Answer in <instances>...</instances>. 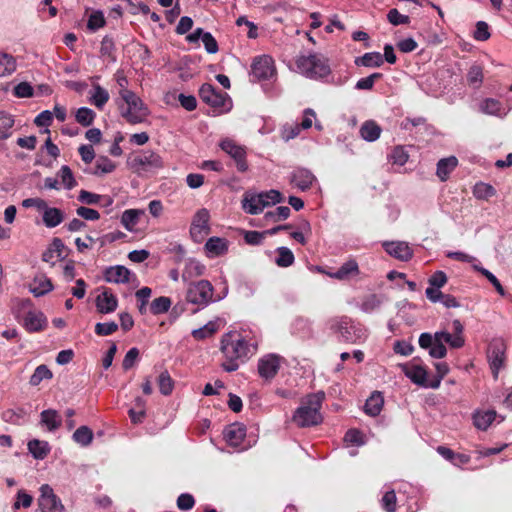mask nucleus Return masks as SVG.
Here are the masks:
<instances>
[{"instance_id":"nucleus-27","label":"nucleus","mask_w":512,"mask_h":512,"mask_svg":"<svg viewBox=\"0 0 512 512\" xmlns=\"http://www.w3.org/2000/svg\"><path fill=\"white\" fill-rule=\"evenodd\" d=\"M384 398L382 393L374 391L371 396L366 400L364 411L366 414L375 417L378 416L383 408Z\"/></svg>"},{"instance_id":"nucleus-25","label":"nucleus","mask_w":512,"mask_h":512,"mask_svg":"<svg viewBox=\"0 0 512 512\" xmlns=\"http://www.w3.org/2000/svg\"><path fill=\"white\" fill-rule=\"evenodd\" d=\"M482 113L492 116L504 117L507 112L501 102L494 98L484 99L479 106Z\"/></svg>"},{"instance_id":"nucleus-60","label":"nucleus","mask_w":512,"mask_h":512,"mask_svg":"<svg viewBox=\"0 0 512 512\" xmlns=\"http://www.w3.org/2000/svg\"><path fill=\"white\" fill-rule=\"evenodd\" d=\"M381 504L386 512H395L397 506V498L395 491H387L382 497Z\"/></svg>"},{"instance_id":"nucleus-48","label":"nucleus","mask_w":512,"mask_h":512,"mask_svg":"<svg viewBox=\"0 0 512 512\" xmlns=\"http://www.w3.org/2000/svg\"><path fill=\"white\" fill-rule=\"evenodd\" d=\"M473 194L477 199L487 200L496 194V190L493 186L480 182L474 186Z\"/></svg>"},{"instance_id":"nucleus-20","label":"nucleus","mask_w":512,"mask_h":512,"mask_svg":"<svg viewBox=\"0 0 512 512\" xmlns=\"http://www.w3.org/2000/svg\"><path fill=\"white\" fill-rule=\"evenodd\" d=\"M223 435L228 445L238 447L246 436V428L242 424L233 423L225 428Z\"/></svg>"},{"instance_id":"nucleus-10","label":"nucleus","mask_w":512,"mask_h":512,"mask_svg":"<svg viewBox=\"0 0 512 512\" xmlns=\"http://www.w3.org/2000/svg\"><path fill=\"white\" fill-rule=\"evenodd\" d=\"M209 220L210 213L206 208H201L195 213L190 227V235L194 241L200 242L210 233Z\"/></svg>"},{"instance_id":"nucleus-28","label":"nucleus","mask_w":512,"mask_h":512,"mask_svg":"<svg viewBox=\"0 0 512 512\" xmlns=\"http://www.w3.org/2000/svg\"><path fill=\"white\" fill-rule=\"evenodd\" d=\"M144 214L145 211L141 209H127L122 213L121 224L127 231L134 232L140 217Z\"/></svg>"},{"instance_id":"nucleus-30","label":"nucleus","mask_w":512,"mask_h":512,"mask_svg":"<svg viewBox=\"0 0 512 512\" xmlns=\"http://www.w3.org/2000/svg\"><path fill=\"white\" fill-rule=\"evenodd\" d=\"M41 424L46 426L49 431H55L60 428L62 418L54 409H47L40 414Z\"/></svg>"},{"instance_id":"nucleus-26","label":"nucleus","mask_w":512,"mask_h":512,"mask_svg":"<svg viewBox=\"0 0 512 512\" xmlns=\"http://www.w3.org/2000/svg\"><path fill=\"white\" fill-rule=\"evenodd\" d=\"M458 159L455 156L442 158L437 163L436 175L441 181H446L450 173L457 167Z\"/></svg>"},{"instance_id":"nucleus-58","label":"nucleus","mask_w":512,"mask_h":512,"mask_svg":"<svg viewBox=\"0 0 512 512\" xmlns=\"http://www.w3.org/2000/svg\"><path fill=\"white\" fill-rule=\"evenodd\" d=\"M409 155L402 146H396L393 148L389 159L393 164L403 166L408 161Z\"/></svg>"},{"instance_id":"nucleus-7","label":"nucleus","mask_w":512,"mask_h":512,"mask_svg":"<svg viewBox=\"0 0 512 512\" xmlns=\"http://www.w3.org/2000/svg\"><path fill=\"white\" fill-rule=\"evenodd\" d=\"M213 292L214 288L208 280L193 282L188 286L186 300L203 308L213 301Z\"/></svg>"},{"instance_id":"nucleus-23","label":"nucleus","mask_w":512,"mask_h":512,"mask_svg":"<svg viewBox=\"0 0 512 512\" xmlns=\"http://www.w3.org/2000/svg\"><path fill=\"white\" fill-rule=\"evenodd\" d=\"M204 249L209 258L222 256L228 250V242L224 238L211 237L206 241Z\"/></svg>"},{"instance_id":"nucleus-64","label":"nucleus","mask_w":512,"mask_h":512,"mask_svg":"<svg viewBox=\"0 0 512 512\" xmlns=\"http://www.w3.org/2000/svg\"><path fill=\"white\" fill-rule=\"evenodd\" d=\"M52 121H53V113L49 110H44L36 116L34 123L38 127H45L46 128L45 132L49 133L50 131H49L48 127L52 124Z\"/></svg>"},{"instance_id":"nucleus-2","label":"nucleus","mask_w":512,"mask_h":512,"mask_svg":"<svg viewBox=\"0 0 512 512\" xmlns=\"http://www.w3.org/2000/svg\"><path fill=\"white\" fill-rule=\"evenodd\" d=\"M325 394L322 391L307 395L293 414L292 420L298 427H310L322 422L320 409Z\"/></svg>"},{"instance_id":"nucleus-32","label":"nucleus","mask_w":512,"mask_h":512,"mask_svg":"<svg viewBox=\"0 0 512 512\" xmlns=\"http://www.w3.org/2000/svg\"><path fill=\"white\" fill-rule=\"evenodd\" d=\"M43 210V223L48 228H54L58 226L64 219L63 212L58 208L46 206V208H44Z\"/></svg>"},{"instance_id":"nucleus-50","label":"nucleus","mask_w":512,"mask_h":512,"mask_svg":"<svg viewBox=\"0 0 512 512\" xmlns=\"http://www.w3.org/2000/svg\"><path fill=\"white\" fill-rule=\"evenodd\" d=\"M95 168L96 169L93 174L100 175L113 172L116 168V165L108 157L101 156L97 159Z\"/></svg>"},{"instance_id":"nucleus-12","label":"nucleus","mask_w":512,"mask_h":512,"mask_svg":"<svg viewBox=\"0 0 512 512\" xmlns=\"http://www.w3.org/2000/svg\"><path fill=\"white\" fill-rule=\"evenodd\" d=\"M251 74L258 81L272 78L276 74L272 57L268 55L256 57L251 65Z\"/></svg>"},{"instance_id":"nucleus-37","label":"nucleus","mask_w":512,"mask_h":512,"mask_svg":"<svg viewBox=\"0 0 512 512\" xmlns=\"http://www.w3.org/2000/svg\"><path fill=\"white\" fill-rule=\"evenodd\" d=\"M205 266L195 259H189L186 262L185 268L182 273L183 280H188L193 277L201 276L204 274Z\"/></svg>"},{"instance_id":"nucleus-47","label":"nucleus","mask_w":512,"mask_h":512,"mask_svg":"<svg viewBox=\"0 0 512 512\" xmlns=\"http://www.w3.org/2000/svg\"><path fill=\"white\" fill-rule=\"evenodd\" d=\"M434 366L436 369V376L430 379V383L428 385L432 389H437L441 384V380L448 374L449 366L445 362L435 363Z\"/></svg>"},{"instance_id":"nucleus-35","label":"nucleus","mask_w":512,"mask_h":512,"mask_svg":"<svg viewBox=\"0 0 512 512\" xmlns=\"http://www.w3.org/2000/svg\"><path fill=\"white\" fill-rule=\"evenodd\" d=\"M297 230L290 233L291 238H293L298 243L305 245L307 243L308 237L312 234V228L309 221L303 219L297 226Z\"/></svg>"},{"instance_id":"nucleus-18","label":"nucleus","mask_w":512,"mask_h":512,"mask_svg":"<svg viewBox=\"0 0 512 512\" xmlns=\"http://www.w3.org/2000/svg\"><path fill=\"white\" fill-rule=\"evenodd\" d=\"M23 326L28 332H39L47 326V318L41 311L29 310L24 317Z\"/></svg>"},{"instance_id":"nucleus-29","label":"nucleus","mask_w":512,"mask_h":512,"mask_svg":"<svg viewBox=\"0 0 512 512\" xmlns=\"http://www.w3.org/2000/svg\"><path fill=\"white\" fill-rule=\"evenodd\" d=\"M53 284L51 280L45 276L35 277L29 286V291L35 296L40 297L52 291Z\"/></svg>"},{"instance_id":"nucleus-46","label":"nucleus","mask_w":512,"mask_h":512,"mask_svg":"<svg viewBox=\"0 0 512 512\" xmlns=\"http://www.w3.org/2000/svg\"><path fill=\"white\" fill-rule=\"evenodd\" d=\"M16 70L15 59L8 54L0 53V77L12 74Z\"/></svg>"},{"instance_id":"nucleus-3","label":"nucleus","mask_w":512,"mask_h":512,"mask_svg":"<svg viewBox=\"0 0 512 512\" xmlns=\"http://www.w3.org/2000/svg\"><path fill=\"white\" fill-rule=\"evenodd\" d=\"M297 71L312 80H322L331 73L329 60L320 53L301 54L296 57Z\"/></svg>"},{"instance_id":"nucleus-44","label":"nucleus","mask_w":512,"mask_h":512,"mask_svg":"<svg viewBox=\"0 0 512 512\" xmlns=\"http://www.w3.org/2000/svg\"><path fill=\"white\" fill-rule=\"evenodd\" d=\"M171 299L166 296L155 298L150 304V312L153 315L166 313L171 306Z\"/></svg>"},{"instance_id":"nucleus-13","label":"nucleus","mask_w":512,"mask_h":512,"mask_svg":"<svg viewBox=\"0 0 512 512\" xmlns=\"http://www.w3.org/2000/svg\"><path fill=\"white\" fill-rule=\"evenodd\" d=\"M487 358L492 373L494 377L497 378L505 359V345L501 340H494L489 344Z\"/></svg>"},{"instance_id":"nucleus-38","label":"nucleus","mask_w":512,"mask_h":512,"mask_svg":"<svg viewBox=\"0 0 512 512\" xmlns=\"http://www.w3.org/2000/svg\"><path fill=\"white\" fill-rule=\"evenodd\" d=\"M109 100V93L106 89L96 84L93 86L90 101L98 109H102Z\"/></svg>"},{"instance_id":"nucleus-5","label":"nucleus","mask_w":512,"mask_h":512,"mask_svg":"<svg viewBox=\"0 0 512 512\" xmlns=\"http://www.w3.org/2000/svg\"><path fill=\"white\" fill-rule=\"evenodd\" d=\"M128 167L135 173L151 172L164 167L162 157L152 150H143L140 153L129 157Z\"/></svg>"},{"instance_id":"nucleus-40","label":"nucleus","mask_w":512,"mask_h":512,"mask_svg":"<svg viewBox=\"0 0 512 512\" xmlns=\"http://www.w3.org/2000/svg\"><path fill=\"white\" fill-rule=\"evenodd\" d=\"M276 252L278 254L277 258L275 259V263L277 264V266L289 267L294 263V254L288 247H278L276 249Z\"/></svg>"},{"instance_id":"nucleus-15","label":"nucleus","mask_w":512,"mask_h":512,"mask_svg":"<svg viewBox=\"0 0 512 512\" xmlns=\"http://www.w3.org/2000/svg\"><path fill=\"white\" fill-rule=\"evenodd\" d=\"M401 368L405 376L414 384L424 388H430L428 385L430 383V379L427 378L428 373L423 366L410 363L401 365Z\"/></svg>"},{"instance_id":"nucleus-31","label":"nucleus","mask_w":512,"mask_h":512,"mask_svg":"<svg viewBox=\"0 0 512 512\" xmlns=\"http://www.w3.org/2000/svg\"><path fill=\"white\" fill-rule=\"evenodd\" d=\"M495 410L477 411L473 414V423L480 430H487L496 418Z\"/></svg>"},{"instance_id":"nucleus-49","label":"nucleus","mask_w":512,"mask_h":512,"mask_svg":"<svg viewBox=\"0 0 512 512\" xmlns=\"http://www.w3.org/2000/svg\"><path fill=\"white\" fill-rule=\"evenodd\" d=\"M95 112L87 107H81L77 110L75 118L76 121L84 127L90 126L95 118Z\"/></svg>"},{"instance_id":"nucleus-22","label":"nucleus","mask_w":512,"mask_h":512,"mask_svg":"<svg viewBox=\"0 0 512 512\" xmlns=\"http://www.w3.org/2000/svg\"><path fill=\"white\" fill-rule=\"evenodd\" d=\"M359 272L358 263L351 259L343 263L335 272H329L328 275L331 278L344 281L357 276Z\"/></svg>"},{"instance_id":"nucleus-55","label":"nucleus","mask_w":512,"mask_h":512,"mask_svg":"<svg viewBox=\"0 0 512 512\" xmlns=\"http://www.w3.org/2000/svg\"><path fill=\"white\" fill-rule=\"evenodd\" d=\"M115 43L112 37L106 35L101 41L100 53L104 57H109L112 61H116L114 55Z\"/></svg>"},{"instance_id":"nucleus-6","label":"nucleus","mask_w":512,"mask_h":512,"mask_svg":"<svg viewBox=\"0 0 512 512\" xmlns=\"http://www.w3.org/2000/svg\"><path fill=\"white\" fill-rule=\"evenodd\" d=\"M199 97L218 113L228 112L232 108L229 95L217 90L212 84L204 83L199 89Z\"/></svg>"},{"instance_id":"nucleus-16","label":"nucleus","mask_w":512,"mask_h":512,"mask_svg":"<svg viewBox=\"0 0 512 512\" xmlns=\"http://www.w3.org/2000/svg\"><path fill=\"white\" fill-rule=\"evenodd\" d=\"M315 180L313 173L305 168L295 169L289 177L290 184L301 191L309 190Z\"/></svg>"},{"instance_id":"nucleus-41","label":"nucleus","mask_w":512,"mask_h":512,"mask_svg":"<svg viewBox=\"0 0 512 512\" xmlns=\"http://www.w3.org/2000/svg\"><path fill=\"white\" fill-rule=\"evenodd\" d=\"M53 377L51 370L44 364L39 365L31 375L29 384L38 386L43 380H49Z\"/></svg>"},{"instance_id":"nucleus-43","label":"nucleus","mask_w":512,"mask_h":512,"mask_svg":"<svg viewBox=\"0 0 512 512\" xmlns=\"http://www.w3.org/2000/svg\"><path fill=\"white\" fill-rule=\"evenodd\" d=\"M383 302L381 296L377 294H369L362 300L361 310L365 313H372L377 310Z\"/></svg>"},{"instance_id":"nucleus-19","label":"nucleus","mask_w":512,"mask_h":512,"mask_svg":"<svg viewBox=\"0 0 512 512\" xmlns=\"http://www.w3.org/2000/svg\"><path fill=\"white\" fill-rule=\"evenodd\" d=\"M104 280L109 283H128L130 282L131 271L122 265L110 266L104 271Z\"/></svg>"},{"instance_id":"nucleus-21","label":"nucleus","mask_w":512,"mask_h":512,"mask_svg":"<svg viewBox=\"0 0 512 512\" xmlns=\"http://www.w3.org/2000/svg\"><path fill=\"white\" fill-rule=\"evenodd\" d=\"M242 208L246 213L251 215L261 213L265 208V204H263L260 193L246 192L242 199Z\"/></svg>"},{"instance_id":"nucleus-57","label":"nucleus","mask_w":512,"mask_h":512,"mask_svg":"<svg viewBox=\"0 0 512 512\" xmlns=\"http://www.w3.org/2000/svg\"><path fill=\"white\" fill-rule=\"evenodd\" d=\"M260 195L263 200V204H265V208L283 201V195L278 190L272 189L266 192H261Z\"/></svg>"},{"instance_id":"nucleus-62","label":"nucleus","mask_w":512,"mask_h":512,"mask_svg":"<svg viewBox=\"0 0 512 512\" xmlns=\"http://www.w3.org/2000/svg\"><path fill=\"white\" fill-rule=\"evenodd\" d=\"M382 77L381 73H373L368 77L361 78L357 81L355 88L358 90H371L376 80Z\"/></svg>"},{"instance_id":"nucleus-59","label":"nucleus","mask_w":512,"mask_h":512,"mask_svg":"<svg viewBox=\"0 0 512 512\" xmlns=\"http://www.w3.org/2000/svg\"><path fill=\"white\" fill-rule=\"evenodd\" d=\"M151 293L152 290L149 287H142L135 293L137 300L140 302L138 305V310L142 315L145 314L147 311L146 306L151 296Z\"/></svg>"},{"instance_id":"nucleus-53","label":"nucleus","mask_w":512,"mask_h":512,"mask_svg":"<svg viewBox=\"0 0 512 512\" xmlns=\"http://www.w3.org/2000/svg\"><path fill=\"white\" fill-rule=\"evenodd\" d=\"M58 174H59L61 181L66 189L71 190L77 185V182L73 176L72 170L70 169L69 166L63 165L60 168Z\"/></svg>"},{"instance_id":"nucleus-63","label":"nucleus","mask_w":512,"mask_h":512,"mask_svg":"<svg viewBox=\"0 0 512 512\" xmlns=\"http://www.w3.org/2000/svg\"><path fill=\"white\" fill-rule=\"evenodd\" d=\"M118 330V324L114 321L106 323H97L95 325V333L99 336H108Z\"/></svg>"},{"instance_id":"nucleus-33","label":"nucleus","mask_w":512,"mask_h":512,"mask_svg":"<svg viewBox=\"0 0 512 512\" xmlns=\"http://www.w3.org/2000/svg\"><path fill=\"white\" fill-rule=\"evenodd\" d=\"M381 131V127L375 121L369 120L362 124L360 135L364 140L373 142L380 137Z\"/></svg>"},{"instance_id":"nucleus-42","label":"nucleus","mask_w":512,"mask_h":512,"mask_svg":"<svg viewBox=\"0 0 512 512\" xmlns=\"http://www.w3.org/2000/svg\"><path fill=\"white\" fill-rule=\"evenodd\" d=\"M72 438L81 446H88L93 440V432L88 426H80L73 433Z\"/></svg>"},{"instance_id":"nucleus-56","label":"nucleus","mask_w":512,"mask_h":512,"mask_svg":"<svg viewBox=\"0 0 512 512\" xmlns=\"http://www.w3.org/2000/svg\"><path fill=\"white\" fill-rule=\"evenodd\" d=\"M216 330V324L214 322H209L201 328L194 329L192 331V336L196 340H203L211 337L216 332Z\"/></svg>"},{"instance_id":"nucleus-4","label":"nucleus","mask_w":512,"mask_h":512,"mask_svg":"<svg viewBox=\"0 0 512 512\" xmlns=\"http://www.w3.org/2000/svg\"><path fill=\"white\" fill-rule=\"evenodd\" d=\"M119 95L127 104V109L121 113L122 117L130 124L142 123L149 115V110L141 98L128 89H120Z\"/></svg>"},{"instance_id":"nucleus-54","label":"nucleus","mask_w":512,"mask_h":512,"mask_svg":"<svg viewBox=\"0 0 512 512\" xmlns=\"http://www.w3.org/2000/svg\"><path fill=\"white\" fill-rule=\"evenodd\" d=\"M158 386L161 394L167 396L173 391V380L168 371H163L158 377Z\"/></svg>"},{"instance_id":"nucleus-45","label":"nucleus","mask_w":512,"mask_h":512,"mask_svg":"<svg viewBox=\"0 0 512 512\" xmlns=\"http://www.w3.org/2000/svg\"><path fill=\"white\" fill-rule=\"evenodd\" d=\"M293 331L301 337H308L312 333V322L307 318L299 317L293 323Z\"/></svg>"},{"instance_id":"nucleus-14","label":"nucleus","mask_w":512,"mask_h":512,"mask_svg":"<svg viewBox=\"0 0 512 512\" xmlns=\"http://www.w3.org/2000/svg\"><path fill=\"white\" fill-rule=\"evenodd\" d=\"M281 357L276 354H268L258 361L259 375L265 380H272L278 373Z\"/></svg>"},{"instance_id":"nucleus-9","label":"nucleus","mask_w":512,"mask_h":512,"mask_svg":"<svg viewBox=\"0 0 512 512\" xmlns=\"http://www.w3.org/2000/svg\"><path fill=\"white\" fill-rule=\"evenodd\" d=\"M219 146L235 161L238 171L245 172L248 170V164L246 161V149L244 146L237 144L230 138L223 139Z\"/></svg>"},{"instance_id":"nucleus-11","label":"nucleus","mask_w":512,"mask_h":512,"mask_svg":"<svg viewBox=\"0 0 512 512\" xmlns=\"http://www.w3.org/2000/svg\"><path fill=\"white\" fill-rule=\"evenodd\" d=\"M40 493L38 505L42 512H64L61 500L55 495L50 485L43 484L40 487Z\"/></svg>"},{"instance_id":"nucleus-36","label":"nucleus","mask_w":512,"mask_h":512,"mask_svg":"<svg viewBox=\"0 0 512 512\" xmlns=\"http://www.w3.org/2000/svg\"><path fill=\"white\" fill-rule=\"evenodd\" d=\"M28 450L35 459H44L50 452L49 445L46 441L33 439L28 442Z\"/></svg>"},{"instance_id":"nucleus-39","label":"nucleus","mask_w":512,"mask_h":512,"mask_svg":"<svg viewBox=\"0 0 512 512\" xmlns=\"http://www.w3.org/2000/svg\"><path fill=\"white\" fill-rule=\"evenodd\" d=\"M483 79V68L478 64L472 65L467 73L468 84L472 86L474 89H478L481 86Z\"/></svg>"},{"instance_id":"nucleus-34","label":"nucleus","mask_w":512,"mask_h":512,"mask_svg":"<svg viewBox=\"0 0 512 512\" xmlns=\"http://www.w3.org/2000/svg\"><path fill=\"white\" fill-rule=\"evenodd\" d=\"M383 63V56L379 52H368L355 59V64L357 66L380 67Z\"/></svg>"},{"instance_id":"nucleus-52","label":"nucleus","mask_w":512,"mask_h":512,"mask_svg":"<svg viewBox=\"0 0 512 512\" xmlns=\"http://www.w3.org/2000/svg\"><path fill=\"white\" fill-rule=\"evenodd\" d=\"M14 119L12 115L1 111L0 112V139H6L9 137L8 131L13 127Z\"/></svg>"},{"instance_id":"nucleus-1","label":"nucleus","mask_w":512,"mask_h":512,"mask_svg":"<svg viewBox=\"0 0 512 512\" xmlns=\"http://www.w3.org/2000/svg\"><path fill=\"white\" fill-rule=\"evenodd\" d=\"M221 351L225 361L222 368L226 372H233L239 368V361H244L252 353L250 344L237 333H227L221 340Z\"/></svg>"},{"instance_id":"nucleus-51","label":"nucleus","mask_w":512,"mask_h":512,"mask_svg":"<svg viewBox=\"0 0 512 512\" xmlns=\"http://www.w3.org/2000/svg\"><path fill=\"white\" fill-rule=\"evenodd\" d=\"M290 208L287 206H279L273 211H268L265 214L267 221L278 222L287 219L290 216Z\"/></svg>"},{"instance_id":"nucleus-24","label":"nucleus","mask_w":512,"mask_h":512,"mask_svg":"<svg viewBox=\"0 0 512 512\" xmlns=\"http://www.w3.org/2000/svg\"><path fill=\"white\" fill-rule=\"evenodd\" d=\"M117 304V298L107 289L96 298L97 310L103 314L114 312L117 308Z\"/></svg>"},{"instance_id":"nucleus-8","label":"nucleus","mask_w":512,"mask_h":512,"mask_svg":"<svg viewBox=\"0 0 512 512\" xmlns=\"http://www.w3.org/2000/svg\"><path fill=\"white\" fill-rule=\"evenodd\" d=\"M330 328L339 334L341 341L355 343L360 338V330L353 325L352 320L347 316L332 319Z\"/></svg>"},{"instance_id":"nucleus-61","label":"nucleus","mask_w":512,"mask_h":512,"mask_svg":"<svg viewBox=\"0 0 512 512\" xmlns=\"http://www.w3.org/2000/svg\"><path fill=\"white\" fill-rule=\"evenodd\" d=\"M106 24L104 15L101 11L93 12L88 19L87 28L91 31H96Z\"/></svg>"},{"instance_id":"nucleus-17","label":"nucleus","mask_w":512,"mask_h":512,"mask_svg":"<svg viewBox=\"0 0 512 512\" xmlns=\"http://www.w3.org/2000/svg\"><path fill=\"white\" fill-rule=\"evenodd\" d=\"M383 247L389 255L400 261H409L413 256V250L403 241L385 242Z\"/></svg>"}]
</instances>
